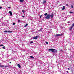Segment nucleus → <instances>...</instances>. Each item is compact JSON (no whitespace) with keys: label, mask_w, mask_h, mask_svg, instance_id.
<instances>
[{"label":"nucleus","mask_w":74,"mask_h":74,"mask_svg":"<svg viewBox=\"0 0 74 74\" xmlns=\"http://www.w3.org/2000/svg\"><path fill=\"white\" fill-rule=\"evenodd\" d=\"M44 15L45 16V18L46 19H50V18H51L50 17H51V18H52L53 17V14H52L51 15H50L49 14H48L47 13H46Z\"/></svg>","instance_id":"nucleus-1"},{"label":"nucleus","mask_w":74,"mask_h":74,"mask_svg":"<svg viewBox=\"0 0 74 74\" xmlns=\"http://www.w3.org/2000/svg\"><path fill=\"white\" fill-rule=\"evenodd\" d=\"M49 51H51V52H56V50L55 49H49Z\"/></svg>","instance_id":"nucleus-2"},{"label":"nucleus","mask_w":74,"mask_h":74,"mask_svg":"<svg viewBox=\"0 0 74 74\" xmlns=\"http://www.w3.org/2000/svg\"><path fill=\"white\" fill-rule=\"evenodd\" d=\"M63 36V34H57L56 35V37H58V36Z\"/></svg>","instance_id":"nucleus-3"},{"label":"nucleus","mask_w":74,"mask_h":74,"mask_svg":"<svg viewBox=\"0 0 74 74\" xmlns=\"http://www.w3.org/2000/svg\"><path fill=\"white\" fill-rule=\"evenodd\" d=\"M4 33H12V31H5L4 32Z\"/></svg>","instance_id":"nucleus-4"},{"label":"nucleus","mask_w":74,"mask_h":74,"mask_svg":"<svg viewBox=\"0 0 74 74\" xmlns=\"http://www.w3.org/2000/svg\"><path fill=\"white\" fill-rule=\"evenodd\" d=\"M38 37V36H36V37H33V38L34 39H35V40H37V39Z\"/></svg>","instance_id":"nucleus-5"},{"label":"nucleus","mask_w":74,"mask_h":74,"mask_svg":"<svg viewBox=\"0 0 74 74\" xmlns=\"http://www.w3.org/2000/svg\"><path fill=\"white\" fill-rule=\"evenodd\" d=\"M9 12L10 14V15L12 16V12H11V11H10Z\"/></svg>","instance_id":"nucleus-6"},{"label":"nucleus","mask_w":74,"mask_h":74,"mask_svg":"<svg viewBox=\"0 0 74 74\" xmlns=\"http://www.w3.org/2000/svg\"><path fill=\"white\" fill-rule=\"evenodd\" d=\"M17 66L18 67H19V68H21V65H20V64H17Z\"/></svg>","instance_id":"nucleus-7"},{"label":"nucleus","mask_w":74,"mask_h":74,"mask_svg":"<svg viewBox=\"0 0 74 74\" xmlns=\"http://www.w3.org/2000/svg\"><path fill=\"white\" fill-rule=\"evenodd\" d=\"M46 2H47V1L44 0L43 1V3L45 4V3H46Z\"/></svg>","instance_id":"nucleus-8"},{"label":"nucleus","mask_w":74,"mask_h":74,"mask_svg":"<svg viewBox=\"0 0 74 74\" xmlns=\"http://www.w3.org/2000/svg\"><path fill=\"white\" fill-rule=\"evenodd\" d=\"M73 27H72V26L70 28V29H69L70 30H71V29H73Z\"/></svg>","instance_id":"nucleus-9"},{"label":"nucleus","mask_w":74,"mask_h":74,"mask_svg":"<svg viewBox=\"0 0 74 74\" xmlns=\"http://www.w3.org/2000/svg\"><path fill=\"white\" fill-rule=\"evenodd\" d=\"M24 1L23 0H20V3H22V2H23Z\"/></svg>","instance_id":"nucleus-10"},{"label":"nucleus","mask_w":74,"mask_h":74,"mask_svg":"<svg viewBox=\"0 0 74 74\" xmlns=\"http://www.w3.org/2000/svg\"><path fill=\"white\" fill-rule=\"evenodd\" d=\"M0 67H4V65H0Z\"/></svg>","instance_id":"nucleus-11"},{"label":"nucleus","mask_w":74,"mask_h":74,"mask_svg":"<svg viewBox=\"0 0 74 74\" xmlns=\"http://www.w3.org/2000/svg\"><path fill=\"white\" fill-rule=\"evenodd\" d=\"M30 58H32V59H34V57H33L32 56H30Z\"/></svg>","instance_id":"nucleus-12"},{"label":"nucleus","mask_w":74,"mask_h":74,"mask_svg":"<svg viewBox=\"0 0 74 74\" xmlns=\"http://www.w3.org/2000/svg\"><path fill=\"white\" fill-rule=\"evenodd\" d=\"M28 25V24H26V25H25L24 26L25 27H26V26H27Z\"/></svg>","instance_id":"nucleus-13"},{"label":"nucleus","mask_w":74,"mask_h":74,"mask_svg":"<svg viewBox=\"0 0 74 74\" xmlns=\"http://www.w3.org/2000/svg\"><path fill=\"white\" fill-rule=\"evenodd\" d=\"M69 13H70V14H73V13L72 12H69Z\"/></svg>","instance_id":"nucleus-14"},{"label":"nucleus","mask_w":74,"mask_h":74,"mask_svg":"<svg viewBox=\"0 0 74 74\" xmlns=\"http://www.w3.org/2000/svg\"><path fill=\"white\" fill-rule=\"evenodd\" d=\"M74 23L72 24V26L73 27H74Z\"/></svg>","instance_id":"nucleus-15"},{"label":"nucleus","mask_w":74,"mask_h":74,"mask_svg":"<svg viewBox=\"0 0 74 74\" xmlns=\"http://www.w3.org/2000/svg\"><path fill=\"white\" fill-rule=\"evenodd\" d=\"M22 12H23V13H25V11L23 10H22Z\"/></svg>","instance_id":"nucleus-16"},{"label":"nucleus","mask_w":74,"mask_h":74,"mask_svg":"<svg viewBox=\"0 0 74 74\" xmlns=\"http://www.w3.org/2000/svg\"><path fill=\"white\" fill-rule=\"evenodd\" d=\"M18 23H19L20 22H21V20H19V19H18Z\"/></svg>","instance_id":"nucleus-17"},{"label":"nucleus","mask_w":74,"mask_h":74,"mask_svg":"<svg viewBox=\"0 0 74 74\" xmlns=\"http://www.w3.org/2000/svg\"><path fill=\"white\" fill-rule=\"evenodd\" d=\"M33 42L32 41L30 43V44H33Z\"/></svg>","instance_id":"nucleus-18"},{"label":"nucleus","mask_w":74,"mask_h":74,"mask_svg":"<svg viewBox=\"0 0 74 74\" xmlns=\"http://www.w3.org/2000/svg\"><path fill=\"white\" fill-rule=\"evenodd\" d=\"M2 48H3V49H5V47L4 46L3 47H2Z\"/></svg>","instance_id":"nucleus-19"},{"label":"nucleus","mask_w":74,"mask_h":74,"mask_svg":"<svg viewBox=\"0 0 74 74\" xmlns=\"http://www.w3.org/2000/svg\"><path fill=\"white\" fill-rule=\"evenodd\" d=\"M8 67V66H5L4 67L6 68V67Z\"/></svg>","instance_id":"nucleus-20"},{"label":"nucleus","mask_w":74,"mask_h":74,"mask_svg":"<svg viewBox=\"0 0 74 74\" xmlns=\"http://www.w3.org/2000/svg\"><path fill=\"white\" fill-rule=\"evenodd\" d=\"M46 43L47 44H48V42H46Z\"/></svg>","instance_id":"nucleus-21"},{"label":"nucleus","mask_w":74,"mask_h":74,"mask_svg":"<svg viewBox=\"0 0 74 74\" xmlns=\"http://www.w3.org/2000/svg\"><path fill=\"white\" fill-rule=\"evenodd\" d=\"M71 8H73V5H71Z\"/></svg>","instance_id":"nucleus-22"},{"label":"nucleus","mask_w":74,"mask_h":74,"mask_svg":"<svg viewBox=\"0 0 74 74\" xmlns=\"http://www.w3.org/2000/svg\"><path fill=\"white\" fill-rule=\"evenodd\" d=\"M13 25H15V23H13Z\"/></svg>","instance_id":"nucleus-23"},{"label":"nucleus","mask_w":74,"mask_h":74,"mask_svg":"<svg viewBox=\"0 0 74 74\" xmlns=\"http://www.w3.org/2000/svg\"><path fill=\"white\" fill-rule=\"evenodd\" d=\"M39 31L40 32H41V31H42V30H41V29H40V30H39Z\"/></svg>","instance_id":"nucleus-24"},{"label":"nucleus","mask_w":74,"mask_h":74,"mask_svg":"<svg viewBox=\"0 0 74 74\" xmlns=\"http://www.w3.org/2000/svg\"><path fill=\"white\" fill-rule=\"evenodd\" d=\"M22 16V17H23V18H25V16Z\"/></svg>","instance_id":"nucleus-25"},{"label":"nucleus","mask_w":74,"mask_h":74,"mask_svg":"<svg viewBox=\"0 0 74 74\" xmlns=\"http://www.w3.org/2000/svg\"><path fill=\"white\" fill-rule=\"evenodd\" d=\"M1 8H2V7H0V9Z\"/></svg>","instance_id":"nucleus-26"},{"label":"nucleus","mask_w":74,"mask_h":74,"mask_svg":"<svg viewBox=\"0 0 74 74\" xmlns=\"http://www.w3.org/2000/svg\"><path fill=\"white\" fill-rule=\"evenodd\" d=\"M41 16H40V18H41Z\"/></svg>","instance_id":"nucleus-27"},{"label":"nucleus","mask_w":74,"mask_h":74,"mask_svg":"<svg viewBox=\"0 0 74 74\" xmlns=\"http://www.w3.org/2000/svg\"><path fill=\"white\" fill-rule=\"evenodd\" d=\"M0 46H3V45H0Z\"/></svg>","instance_id":"nucleus-28"},{"label":"nucleus","mask_w":74,"mask_h":74,"mask_svg":"<svg viewBox=\"0 0 74 74\" xmlns=\"http://www.w3.org/2000/svg\"><path fill=\"white\" fill-rule=\"evenodd\" d=\"M64 9H65L64 8H63L62 9V10H64Z\"/></svg>","instance_id":"nucleus-29"},{"label":"nucleus","mask_w":74,"mask_h":74,"mask_svg":"<svg viewBox=\"0 0 74 74\" xmlns=\"http://www.w3.org/2000/svg\"><path fill=\"white\" fill-rule=\"evenodd\" d=\"M63 8H65V6H63Z\"/></svg>","instance_id":"nucleus-30"},{"label":"nucleus","mask_w":74,"mask_h":74,"mask_svg":"<svg viewBox=\"0 0 74 74\" xmlns=\"http://www.w3.org/2000/svg\"><path fill=\"white\" fill-rule=\"evenodd\" d=\"M68 70H70V69L69 68H68Z\"/></svg>","instance_id":"nucleus-31"},{"label":"nucleus","mask_w":74,"mask_h":74,"mask_svg":"<svg viewBox=\"0 0 74 74\" xmlns=\"http://www.w3.org/2000/svg\"><path fill=\"white\" fill-rule=\"evenodd\" d=\"M8 8H10V7H8Z\"/></svg>","instance_id":"nucleus-32"},{"label":"nucleus","mask_w":74,"mask_h":74,"mask_svg":"<svg viewBox=\"0 0 74 74\" xmlns=\"http://www.w3.org/2000/svg\"><path fill=\"white\" fill-rule=\"evenodd\" d=\"M67 73H69V72L68 71H67Z\"/></svg>","instance_id":"nucleus-33"},{"label":"nucleus","mask_w":74,"mask_h":74,"mask_svg":"<svg viewBox=\"0 0 74 74\" xmlns=\"http://www.w3.org/2000/svg\"><path fill=\"white\" fill-rule=\"evenodd\" d=\"M10 63H11V62H10Z\"/></svg>","instance_id":"nucleus-34"},{"label":"nucleus","mask_w":74,"mask_h":74,"mask_svg":"<svg viewBox=\"0 0 74 74\" xmlns=\"http://www.w3.org/2000/svg\"><path fill=\"white\" fill-rule=\"evenodd\" d=\"M66 5H67V6H68V5L67 4H66Z\"/></svg>","instance_id":"nucleus-35"}]
</instances>
